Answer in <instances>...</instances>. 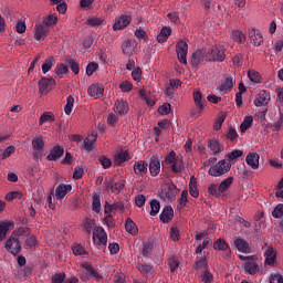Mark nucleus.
Returning a JSON list of instances; mask_svg holds the SVG:
<instances>
[{"instance_id":"23","label":"nucleus","mask_w":283,"mask_h":283,"mask_svg":"<svg viewBox=\"0 0 283 283\" xmlns=\"http://www.w3.org/2000/svg\"><path fill=\"white\" fill-rule=\"evenodd\" d=\"M133 169L136 176H145V174H147V163L138 160L134 164Z\"/></svg>"},{"instance_id":"10","label":"nucleus","mask_w":283,"mask_h":283,"mask_svg":"<svg viewBox=\"0 0 283 283\" xmlns=\"http://www.w3.org/2000/svg\"><path fill=\"white\" fill-rule=\"evenodd\" d=\"M93 242L94 244H107V233L103 228H97L93 232Z\"/></svg>"},{"instance_id":"58","label":"nucleus","mask_w":283,"mask_h":283,"mask_svg":"<svg viewBox=\"0 0 283 283\" xmlns=\"http://www.w3.org/2000/svg\"><path fill=\"white\" fill-rule=\"evenodd\" d=\"M208 192L210 196H216V197H220L222 196L220 190H219V187L214 184H211L208 188Z\"/></svg>"},{"instance_id":"25","label":"nucleus","mask_w":283,"mask_h":283,"mask_svg":"<svg viewBox=\"0 0 283 283\" xmlns=\"http://www.w3.org/2000/svg\"><path fill=\"white\" fill-rule=\"evenodd\" d=\"M234 247L241 253H249L251 251V248L249 247V242L244 241V239H235Z\"/></svg>"},{"instance_id":"14","label":"nucleus","mask_w":283,"mask_h":283,"mask_svg":"<svg viewBox=\"0 0 283 283\" xmlns=\"http://www.w3.org/2000/svg\"><path fill=\"white\" fill-rule=\"evenodd\" d=\"M233 85H235V80H233V77H226L219 85L218 90L221 94H229V92L233 90Z\"/></svg>"},{"instance_id":"53","label":"nucleus","mask_w":283,"mask_h":283,"mask_svg":"<svg viewBox=\"0 0 283 283\" xmlns=\"http://www.w3.org/2000/svg\"><path fill=\"white\" fill-rule=\"evenodd\" d=\"M201 282H205V283H211L213 282V274L211 272H209V270H205L202 273H201Z\"/></svg>"},{"instance_id":"15","label":"nucleus","mask_w":283,"mask_h":283,"mask_svg":"<svg viewBox=\"0 0 283 283\" xmlns=\"http://www.w3.org/2000/svg\"><path fill=\"white\" fill-rule=\"evenodd\" d=\"M269 101H271V94L266 91H261L254 99V105L255 107H262L269 105Z\"/></svg>"},{"instance_id":"61","label":"nucleus","mask_w":283,"mask_h":283,"mask_svg":"<svg viewBox=\"0 0 283 283\" xmlns=\"http://www.w3.org/2000/svg\"><path fill=\"white\" fill-rule=\"evenodd\" d=\"M98 161L101 163L104 169H109V167H112V159L105 156L99 157Z\"/></svg>"},{"instance_id":"47","label":"nucleus","mask_w":283,"mask_h":283,"mask_svg":"<svg viewBox=\"0 0 283 283\" xmlns=\"http://www.w3.org/2000/svg\"><path fill=\"white\" fill-rule=\"evenodd\" d=\"M119 90L124 93L132 92V90H134V85L132 84V82L125 80L122 83H119Z\"/></svg>"},{"instance_id":"55","label":"nucleus","mask_w":283,"mask_h":283,"mask_svg":"<svg viewBox=\"0 0 283 283\" xmlns=\"http://www.w3.org/2000/svg\"><path fill=\"white\" fill-rule=\"evenodd\" d=\"M210 242H211V239H209V238L203 239L202 244H199L197 247L196 253L201 254L202 251H205V249H207L209 247Z\"/></svg>"},{"instance_id":"26","label":"nucleus","mask_w":283,"mask_h":283,"mask_svg":"<svg viewBox=\"0 0 283 283\" xmlns=\"http://www.w3.org/2000/svg\"><path fill=\"white\" fill-rule=\"evenodd\" d=\"M174 218V208L171 206L165 207L160 213L161 222H169Z\"/></svg>"},{"instance_id":"30","label":"nucleus","mask_w":283,"mask_h":283,"mask_svg":"<svg viewBox=\"0 0 283 283\" xmlns=\"http://www.w3.org/2000/svg\"><path fill=\"white\" fill-rule=\"evenodd\" d=\"M125 230L129 235H136L138 233V227L129 218L126 220Z\"/></svg>"},{"instance_id":"21","label":"nucleus","mask_w":283,"mask_h":283,"mask_svg":"<svg viewBox=\"0 0 283 283\" xmlns=\"http://www.w3.org/2000/svg\"><path fill=\"white\" fill-rule=\"evenodd\" d=\"M149 171L153 176H158L160 174V159H158V157L150 158Z\"/></svg>"},{"instance_id":"39","label":"nucleus","mask_w":283,"mask_h":283,"mask_svg":"<svg viewBox=\"0 0 283 283\" xmlns=\"http://www.w3.org/2000/svg\"><path fill=\"white\" fill-rule=\"evenodd\" d=\"M213 249H216L217 251H229V244H227V241H224L223 239H218L213 243Z\"/></svg>"},{"instance_id":"33","label":"nucleus","mask_w":283,"mask_h":283,"mask_svg":"<svg viewBox=\"0 0 283 283\" xmlns=\"http://www.w3.org/2000/svg\"><path fill=\"white\" fill-rule=\"evenodd\" d=\"M233 185V177H228L226 178L223 181H221V184L219 185V191L220 193H224V191H227L228 189L231 188V186Z\"/></svg>"},{"instance_id":"9","label":"nucleus","mask_w":283,"mask_h":283,"mask_svg":"<svg viewBox=\"0 0 283 283\" xmlns=\"http://www.w3.org/2000/svg\"><path fill=\"white\" fill-rule=\"evenodd\" d=\"M44 146L45 142H43V137H35L32 139V149L35 158H41V156H43Z\"/></svg>"},{"instance_id":"28","label":"nucleus","mask_w":283,"mask_h":283,"mask_svg":"<svg viewBox=\"0 0 283 283\" xmlns=\"http://www.w3.org/2000/svg\"><path fill=\"white\" fill-rule=\"evenodd\" d=\"M264 255L265 264H268V266L275 264V258H277V254L275 253V250H273V248H268L264 252Z\"/></svg>"},{"instance_id":"50","label":"nucleus","mask_w":283,"mask_h":283,"mask_svg":"<svg viewBox=\"0 0 283 283\" xmlns=\"http://www.w3.org/2000/svg\"><path fill=\"white\" fill-rule=\"evenodd\" d=\"M202 61V51H197L191 55V63L196 67Z\"/></svg>"},{"instance_id":"49","label":"nucleus","mask_w":283,"mask_h":283,"mask_svg":"<svg viewBox=\"0 0 283 283\" xmlns=\"http://www.w3.org/2000/svg\"><path fill=\"white\" fill-rule=\"evenodd\" d=\"M72 107H74V97L69 96L66 98V105L64 106V112L67 116L72 114Z\"/></svg>"},{"instance_id":"56","label":"nucleus","mask_w":283,"mask_h":283,"mask_svg":"<svg viewBox=\"0 0 283 283\" xmlns=\"http://www.w3.org/2000/svg\"><path fill=\"white\" fill-rule=\"evenodd\" d=\"M118 208H120V206L118 203H115V205L106 203L105 208H104V213L107 216V218H109V216H112V211H114V209H118Z\"/></svg>"},{"instance_id":"34","label":"nucleus","mask_w":283,"mask_h":283,"mask_svg":"<svg viewBox=\"0 0 283 283\" xmlns=\"http://www.w3.org/2000/svg\"><path fill=\"white\" fill-rule=\"evenodd\" d=\"M189 191L192 198H198V196H200V191H198L196 178L193 177L190 179V182H189Z\"/></svg>"},{"instance_id":"19","label":"nucleus","mask_w":283,"mask_h":283,"mask_svg":"<svg viewBox=\"0 0 283 283\" xmlns=\"http://www.w3.org/2000/svg\"><path fill=\"white\" fill-rule=\"evenodd\" d=\"M10 229H14V222L0 221V242H3Z\"/></svg>"},{"instance_id":"11","label":"nucleus","mask_w":283,"mask_h":283,"mask_svg":"<svg viewBox=\"0 0 283 283\" xmlns=\"http://www.w3.org/2000/svg\"><path fill=\"white\" fill-rule=\"evenodd\" d=\"M132 23V17L129 15H120L115 19V23L113 25V30L116 32L117 30H125L127 25Z\"/></svg>"},{"instance_id":"43","label":"nucleus","mask_w":283,"mask_h":283,"mask_svg":"<svg viewBox=\"0 0 283 283\" xmlns=\"http://www.w3.org/2000/svg\"><path fill=\"white\" fill-rule=\"evenodd\" d=\"M232 39L233 41H237V43H244L247 41V35H244L242 31L235 30L232 32Z\"/></svg>"},{"instance_id":"46","label":"nucleus","mask_w":283,"mask_h":283,"mask_svg":"<svg viewBox=\"0 0 283 283\" xmlns=\"http://www.w3.org/2000/svg\"><path fill=\"white\" fill-rule=\"evenodd\" d=\"M93 211H95V213H101V196L98 195H94L93 196Z\"/></svg>"},{"instance_id":"52","label":"nucleus","mask_w":283,"mask_h":283,"mask_svg":"<svg viewBox=\"0 0 283 283\" xmlns=\"http://www.w3.org/2000/svg\"><path fill=\"white\" fill-rule=\"evenodd\" d=\"M150 216H157L160 211V202L158 200L150 201Z\"/></svg>"},{"instance_id":"54","label":"nucleus","mask_w":283,"mask_h":283,"mask_svg":"<svg viewBox=\"0 0 283 283\" xmlns=\"http://www.w3.org/2000/svg\"><path fill=\"white\" fill-rule=\"evenodd\" d=\"M94 227H96V222L93 219H86L84 222V228L87 233H92L94 231Z\"/></svg>"},{"instance_id":"4","label":"nucleus","mask_w":283,"mask_h":283,"mask_svg":"<svg viewBox=\"0 0 283 283\" xmlns=\"http://www.w3.org/2000/svg\"><path fill=\"white\" fill-rule=\"evenodd\" d=\"M210 61L222 62L227 59V49L222 44H217L208 52Z\"/></svg>"},{"instance_id":"57","label":"nucleus","mask_w":283,"mask_h":283,"mask_svg":"<svg viewBox=\"0 0 283 283\" xmlns=\"http://www.w3.org/2000/svg\"><path fill=\"white\" fill-rule=\"evenodd\" d=\"M98 70V63L92 62L86 66L87 76H92Z\"/></svg>"},{"instance_id":"13","label":"nucleus","mask_w":283,"mask_h":283,"mask_svg":"<svg viewBox=\"0 0 283 283\" xmlns=\"http://www.w3.org/2000/svg\"><path fill=\"white\" fill-rule=\"evenodd\" d=\"M104 92H105V87H103V85L101 84H92L87 90L88 96H91V98H94V99L101 98Z\"/></svg>"},{"instance_id":"60","label":"nucleus","mask_w":283,"mask_h":283,"mask_svg":"<svg viewBox=\"0 0 283 283\" xmlns=\"http://www.w3.org/2000/svg\"><path fill=\"white\" fill-rule=\"evenodd\" d=\"M169 112H171V104H164L158 108V113L161 114V116H167Z\"/></svg>"},{"instance_id":"40","label":"nucleus","mask_w":283,"mask_h":283,"mask_svg":"<svg viewBox=\"0 0 283 283\" xmlns=\"http://www.w3.org/2000/svg\"><path fill=\"white\" fill-rule=\"evenodd\" d=\"M52 67H54V57H48L42 64L43 74H48V72L51 71Z\"/></svg>"},{"instance_id":"51","label":"nucleus","mask_w":283,"mask_h":283,"mask_svg":"<svg viewBox=\"0 0 283 283\" xmlns=\"http://www.w3.org/2000/svg\"><path fill=\"white\" fill-rule=\"evenodd\" d=\"M193 99L199 109H205V105L202 104V93H200V91L193 93Z\"/></svg>"},{"instance_id":"41","label":"nucleus","mask_w":283,"mask_h":283,"mask_svg":"<svg viewBox=\"0 0 283 283\" xmlns=\"http://www.w3.org/2000/svg\"><path fill=\"white\" fill-rule=\"evenodd\" d=\"M69 70L67 66L63 63L57 64L55 67V74L59 76V78H63L65 74H67Z\"/></svg>"},{"instance_id":"1","label":"nucleus","mask_w":283,"mask_h":283,"mask_svg":"<svg viewBox=\"0 0 283 283\" xmlns=\"http://www.w3.org/2000/svg\"><path fill=\"white\" fill-rule=\"evenodd\" d=\"M229 171H231V163H227V159H221L209 168L208 174L214 178H220V176H224Z\"/></svg>"},{"instance_id":"63","label":"nucleus","mask_w":283,"mask_h":283,"mask_svg":"<svg viewBox=\"0 0 283 283\" xmlns=\"http://www.w3.org/2000/svg\"><path fill=\"white\" fill-rule=\"evenodd\" d=\"M65 280V273L62 274H54L52 276V282L53 283H63V281Z\"/></svg>"},{"instance_id":"62","label":"nucleus","mask_w":283,"mask_h":283,"mask_svg":"<svg viewBox=\"0 0 283 283\" xmlns=\"http://www.w3.org/2000/svg\"><path fill=\"white\" fill-rule=\"evenodd\" d=\"M151 249H154V245L151 243H145L142 250V255H145V258H147V255L151 254Z\"/></svg>"},{"instance_id":"2","label":"nucleus","mask_w":283,"mask_h":283,"mask_svg":"<svg viewBox=\"0 0 283 283\" xmlns=\"http://www.w3.org/2000/svg\"><path fill=\"white\" fill-rule=\"evenodd\" d=\"M165 164L171 165V169L175 174H180L182 169H185L182 156H176L175 151H170V154L165 158Z\"/></svg>"},{"instance_id":"31","label":"nucleus","mask_w":283,"mask_h":283,"mask_svg":"<svg viewBox=\"0 0 283 283\" xmlns=\"http://www.w3.org/2000/svg\"><path fill=\"white\" fill-rule=\"evenodd\" d=\"M209 147L212 154H220L224 149V147L222 146V144H220L218 139H211L209 142Z\"/></svg>"},{"instance_id":"27","label":"nucleus","mask_w":283,"mask_h":283,"mask_svg":"<svg viewBox=\"0 0 283 283\" xmlns=\"http://www.w3.org/2000/svg\"><path fill=\"white\" fill-rule=\"evenodd\" d=\"M243 269L245 273H249V275H255L258 271H260V266H258V263L255 261H248L243 264Z\"/></svg>"},{"instance_id":"37","label":"nucleus","mask_w":283,"mask_h":283,"mask_svg":"<svg viewBox=\"0 0 283 283\" xmlns=\"http://www.w3.org/2000/svg\"><path fill=\"white\" fill-rule=\"evenodd\" d=\"M40 125L44 123H54V114L52 112H44L40 117Z\"/></svg>"},{"instance_id":"17","label":"nucleus","mask_w":283,"mask_h":283,"mask_svg":"<svg viewBox=\"0 0 283 283\" xmlns=\"http://www.w3.org/2000/svg\"><path fill=\"white\" fill-rule=\"evenodd\" d=\"M114 112L118 114V116H125V114L129 112V105L126 101L117 99L114 105Z\"/></svg>"},{"instance_id":"38","label":"nucleus","mask_w":283,"mask_h":283,"mask_svg":"<svg viewBox=\"0 0 283 283\" xmlns=\"http://www.w3.org/2000/svg\"><path fill=\"white\" fill-rule=\"evenodd\" d=\"M17 151L14 146H8L4 150H0V160H6V158H10L12 154Z\"/></svg>"},{"instance_id":"5","label":"nucleus","mask_w":283,"mask_h":283,"mask_svg":"<svg viewBox=\"0 0 283 283\" xmlns=\"http://www.w3.org/2000/svg\"><path fill=\"white\" fill-rule=\"evenodd\" d=\"M4 249L11 253L12 255H17L21 253V243L19 242V238L14 234V232L11 234V237L7 240L4 244Z\"/></svg>"},{"instance_id":"24","label":"nucleus","mask_w":283,"mask_h":283,"mask_svg":"<svg viewBox=\"0 0 283 283\" xmlns=\"http://www.w3.org/2000/svg\"><path fill=\"white\" fill-rule=\"evenodd\" d=\"M122 50L124 54H134L135 50H136V41L134 40H126L124 41V43L122 44Z\"/></svg>"},{"instance_id":"32","label":"nucleus","mask_w":283,"mask_h":283,"mask_svg":"<svg viewBox=\"0 0 283 283\" xmlns=\"http://www.w3.org/2000/svg\"><path fill=\"white\" fill-rule=\"evenodd\" d=\"M169 36H171V28L164 27L160 34L157 35V40L159 43H165Z\"/></svg>"},{"instance_id":"45","label":"nucleus","mask_w":283,"mask_h":283,"mask_svg":"<svg viewBox=\"0 0 283 283\" xmlns=\"http://www.w3.org/2000/svg\"><path fill=\"white\" fill-rule=\"evenodd\" d=\"M248 76L252 83H260V81H262V76H260V73L255 70H250Z\"/></svg>"},{"instance_id":"42","label":"nucleus","mask_w":283,"mask_h":283,"mask_svg":"<svg viewBox=\"0 0 283 283\" xmlns=\"http://www.w3.org/2000/svg\"><path fill=\"white\" fill-rule=\"evenodd\" d=\"M251 125H253V116L244 117V119L240 126V130L242 132V134H244V132H247V129H249V127H251Z\"/></svg>"},{"instance_id":"48","label":"nucleus","mask_w":283,"mask_h":283,"mask_svg":"<svg viewBox=\"0 0 283 283\" xmlns=\"http://www.w3.org/2000/svg\"><path fill=\"white\" fill-rule=\"evenodd\" d=\"M72 251L74 253V255H87V251L85 250V248H83V245L75 243L72 247Z\"/></svg>"},{"instance_id":"64","label":"nucleus","mask_w":283,"mask_h":283,"mask_svg":"<svg viewBox=\"0 0 283 283\" xmlns=\"http://www.w3.org/2000/svg\"><path fill=\"white\" fill-rule=\"evenodd\" d=\"M270 283H283V277L280 274H274L270 279Z\"/></svg>"},{"instance_id":"3","label":"nucleus","mask_w":283,"mask_h":283,"mask_svg":"<svg viewBox=\"0 0 283 283\" xmlns=\"http://www.w3.org/2000/svg\"><path fill=\"white\" fill-rule=\"evenodd\" d=\"M158 195L165 202H172L178 195V188H176V185L174 184H168L166 188L158 190Z\"/></svg>"},{"instance_id":"22","label":"nucleus","mask_w":283,"mask_h":283,"mask_svg":"<svg viewBox=\"0 0 283 283\" xmlns=\"http://www.w3.org/2000/svg\"><path fill=\"white\" fill-rule=\"evenodd\" d=\"M96 138H98V134L96 132H93L84 139V149L86 151H92L94 143H96Z\"/></svg>"},{"instance_id":"12","label":"nucleus","mask_w":283,"mask_h":283,"mask_svg":"<svg viewBox=\"0 0 283 283\" xmlns=\"http://www.w3.org/2000/svg\"><path fill=\"white\" fill-rule=\"evenodd\" d=\"M248 36L251 43H253L256 48H260V45L264 43V38L262 36V33L253 28L249 30Z\"/></svg>"},{"instance_id":"7","label":"nucleus","mask_w":283,"mask_h":283,"mask_svg":"<svg viewBox=\"0 0 283 283\" xmlns=\"http://www.w3.org/2000/svg\"><path fill=\"white\" fill-rule=\"evenodd\" d=\"M48 34H50V29H48L45 24H42L41 22L35 23L33 34V39H35V41H45V39H48Z\"/></svg>"},{"instance_id":"35","label":"nucleus","mask_w":283,"mask_h":283,"mask_svg":"<svg viewBox=\"0 0 283 283\" xmlns=\"http://www.w3.org/2000/svg\"><path fill=\"white\" fill-rule=\"evenodd\" d=\"M125 160H129V153L126 150L119 151L117 155H115V164L122 165L125 163Z\"/></svg>"},{"instance_id":"8","label":"nucleus","mask_w":283,"mask_h":283,"mask_svg":"<svg viewBox=\"0 0 283 283\" xmlns=\"http://www.w3.org/2000/svg\"><path fill=\"white\" fill-rule=\"evenodd\" d=\"M40 94H48L52 91V87L56 85V81L54 78H42L38 83Z\"/></svg>"},{"instance_id":"20","label":"nucleus","mask_w":283,"mask_h":283,"mask_svg":"<svg viewBox=\"0 0 283 283\" xmlns=\"http://www.w3.org/2000/svg\"><path fill=\"white\" fill-rule=\"evenodd\" d=\"M138 95L146 101V105H148V107H154L156 99L154 98L151 92L147 91V90H139Z\"/></svg>"},{"instance_id":"18","label":"nucleus","mask_w":283,"mask_h":283,"mask_svg":"<svg viewBox=\"0 0 283 283\" xmlns=\"http://www.w3.org/2000/svg\"><path fill=\"white\" fill-rule=\"evenodd\" d=\"M72 191V185L60 184L55 189L56 200H63Z\"/></svg>"},{"instance_id":"16","label":"nucleus","mask_w":283,"mask_h":283,"mask_svg":"<svg viewBox=\"0 0 283 283\" xmlns=\"http://www.w3.org/2000/svg\"><path fill=\"white\" fill-rule=\"evenodd\" d=\"M245 163L251 169L260 168V154L258 153H249L245 157Z\"/></svg>"},{"instance_id":"59","label":"nucleus","mask_w":283,"mask_h":283,"mask_svg":"<svg viewBox=\"0 0 283 283\" xmlns=\"http://www.w3.org/2000/svg\"><path fill=\"white\" fill-rule=\"evenodd\" d=\"M273 218H282L283 216V203H279L272 211Z\"/></svg>"},{"instance_id":"44","label":"nucleus","mask_w":283,"mask_h":283,"mask_svg":"<svg viewBox=\"0 0 283 283\" xmlns=\"http://www.w3.org/2000/svg\"><path fill=\"white\" fill-rule=\"evenodd\" d=\"M242 154H244V151H242L240 149L232 150L231 153L226 155V158H228L229 163H233V160L242 157Z\"/></svg>"},{"instance_id":"6","label":"nucleus","mask_w":283,"mask_h":283,"mask_svg":"<svg viewBox=\"0 0 283 283\" xmlns=\"http://www.w3.org/2000/svg\"><path fill=\"white\" fill-rule=\"evenodd\" d=\"M176 52L179 63L187 65V52H189V45L185 40H181L176 44Z\"/></svg>"},{"instance_id":"29","label":"nucleus","mask_w":283,"mask_h":283,"mask_svg":"<svg viewBox=\"0 0 283 283\" xmlns=\"http://www.w3.org/2000/svg\"><path fill=\"white\" fill-rule=\"evenodd\" d=\"M64 151L63 147L55 146L48 155V160H57V158L63 156Z\"/></svg>"},{"instance_id":"36","label":"nucleus","mask_w":283,"mask_h":283,"mask_svg":"<svg viewBox=\"0 0 283 283\" xmlns=\"http://www.w3.org/2000/svg\"><path fill=\"white\" fill-rule=\"evenodd\" d=\"M56 21H57L56 15H48L40 23L42 25H45V28L50 29V28L56 25Z\"/></svg>"}]
</instances>
